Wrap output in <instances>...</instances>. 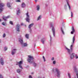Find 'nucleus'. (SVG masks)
Returning a JSON list of instances; mask_svg holds the SVG:
<instances>
[{"instance_id":"24","label":"nucleus","mask_w":78,"mask_h":78,"mask_svg":"<svg viewBox=\"0 0 78 78\" xmlns=\"http://www.w3.org/2000/svg\"><path fill=\"white\" fill-rule=\"evenodd\" d=\"M40 8L39 7V5H38L37 6V11H39V9H40Z\"/></svg>"},{"instance_id":"49","label":"nucleus","mask_w":78,"mask_h":78,"mask_svg":"<svg viewBox=\"0 0 78 78\" xmlns=\"http://www.w3.org/2000/svg\"><path fill=\"white\" fill-rule=\"evenodd\" d=\"M65 6H66V5H65Z\"/></svg>"},{"instance_id":"4","label":"nucleus","mask_w":78,"mask_h":78,"mask_svg":"<svg viewBox=\"0 0 78 78\" xmlns=\"http://www.w3.org/2000/svg\"><path fill=\"white\" fill-rule=\"evenodd\" d=\"M50 26L51 27H52V30L54 37H55V28H54V27H53V23H50Z\"/></svg>"},{"instance_id":"7","label":"nucleus","mask_w":78,"mask_h":78,"mask_svg":"<svg viewBox=\"0 0 78 78\" xmlns=\"http://www.w3.org/2000/svg\"><path fill=\"white\" fill-rule=\"evenodd\" d=\"M26 15L27 16L26 18V20L27 22H30V16L28 15V12H27V13L26 14Z\"/></svg>"},{"instance_id":"28","label":"nucleus","mask_w":78,"mask_h":78,"mask_svg":"<svg viewBox=\"0 0 78 78\" xmlns=\"http://www.w3.org/2000/svg\"><path fill=\"white\" fill-rule=\"evenodd\" d=\"M50 44H51V41H52V37H51V35H50Z\"/></svg>"},{"instance_id":"9","label":"nucleus","mask_w":78,"mask_h":78,"mask_svg":"<svg viewBox=\"0 0 78 78\" xmlns=\"http://www.w3.org/2000/svg\"><path fill=\"white\" fill-rule=\"evenodd\" d=\"M8 18H9V16H8L6 17L3 16L2 17V19H3L4 21H7V19H8Z\"/></svg>"},{"instance_id":"48","label":"nucleus","mask_w":78,"mask_h":78,"mask_svg":"<svg viewBox=\"0 0 78 78\" xmlns=\"http://www.w3.org/2000/svg\"><path fill=\"white\" fill-rule=\"evenodd\" d=\"M14 78H15V77H14Z\"/></svg>"},{"instance_id":"44","label":"nucleus","mask_w":78,"mask_h":78,"mask_svg":"<svg viewBox=\"0 0 78 78\" xmlns=\"http://www.w3.org/2000/svg\"><path fill=\"white\" fill-rule=\"evenodd\" d=\"M36 46V44H34V47Z\"/></svg>"},{"instance_id":"32","label":"nucleus","mask_w":78,"mask_h":78,"mask_svg":"<svg viewBox=\"0 0 78 78\" xmlns=\"http://www.w3.org/2000/svg\"><path fill=\"white\" fill-rule=\"evenodd\" d=\"M43 58L44 59V62H45L46 60H45V57H44V56H43Z\"/></svg>"},{"instance_id":"3","label":"nucleus","mask_w":78,"mask_h":78,"mask_svg":"<svg viewBox=\"0 0 78 78\" xmlns=\"http://www.w3.org/2000/svg\"><path fill=\"white\" fill-rule=\"evenodd\" d=\"M52 71L53 72H54V73L56 72L57 73V76L58 78H60V74L61 73L58 68H55V69H52Z\"/></svg>"},{"instance_id":"47","label":"nucleus","mask_w":78,"mask_h":78,"mask_svg":"<svg viewBox=\"0 0 78 78\" xmlns=\"http://www.w3.org/2000/svg\"><path fill=\"white\" fill-rule=\"evenodd\" d=\"M32 74H33V73H32Z\"/></svg>"},{"instance_id":"50","label":"nucleus","mask_w":78,"mask_h":78,"mask_svg":"<svg viewBox=\"0 0 78 78\" xmlns=\"http://www.w3.org/2000/svg\"><path fill=\"white\" fill-rule=\"evenodd\" d=\"M75 78H76V77H75Z\"/></svg>"},{"instance_id":"21","label":"nucleus","mask_w":78,"mask_h":78,"mask_svg":"<svg viewBox=\"0 0 78 78\" xmlns=\"http://www.w3.org/2000/svg\"><path fill=\"white\" fill-rule=\"evenodd\" d=\"M2 24L4 26H6V22H4L2 23Z\"/></svg>"},{"instance_id":"19","label":"nucleus","mask_w":78,"mask_h":78,"mask_svg":"<svg viewBox=\"0 0 78 78\" xmlns=\"http://www.w3.org/2000/svg\"><path fill=\"white\" fill-rule=\"evenodd\" d=\"M45 38H43L41 39V42L43 43V44H44V42L45 41Z\"/></svg>"},{"instance_id":"12","label":"nucleus","mask_w":78,"mask_h":78,"mask_svg":"<svg viewBox=\"0 0 78 78\" xmlns=\"http://www.w3.org/2000/svg\"><path fill=\"white\" fill-rule=\"evenodd\" d=\"M74 55H75V53H72L70 55V57L71 59H73L74 58Z\"/></svg>"},{"instance_id":"16","label":"nucleus","mask_w":78,"mask_h":78,"mask_svg":"<svg viewBox=\"0 0 78 78\" xmlns=\"http://www.w3.org/2000/svg\"><path fill=\"white\" fill-rule=\"evenodd\" d=\"M66 2L67 3V4L69 6V10H70V9H71L70 8V5L69 4V0H66Z\"/></svg>"},{"instance_id":"5","label":"nucleus","mask_w":78,"mask_h":78,"mask_svg":"<svg viewBox=\"0 0 78 78\" xmlns=\"http://www.w3.org/2000/svg\"><path fill=\"white\" fill-rule=\"evenodd\" d=\"M75 36H74L73 37V43H72L71 45L70 46V50L71 52H72V51H73V44H74V42H75Z\"/></svg>"},{"instance_id":"34","label":"nucleus","mask_w":78,"mask_h":78,"mask_svg":"<svg viewBox=\"0 0 78 78\" xmlns=\"http://www.w3.org/2000/svg\"><path fill=\"white\" fill-rule=\"evenodd\" d=\"M9 23H10V24H11L12 25H13V23H12V22L11 21H10Z\"/></svg>"},{"instance_id":"10","label":"nucleus","mask_w":78,"mask_h":78,"mask_svg":"<svg viewBox=\"0 0 78 78\" xmlns=\"http://www.w3.org/2000/svg\"><path fill=\"white\" fill-rule=\"evenodd\" d=\"M16 14L19 16L20 14V9L19 8H18L16 9Z\"/></svg>"},{"instance_id":"25","label":"nucleus","mask_w":78,"mask_h":78,"mask_svg":"<svg viewBox=\"0 0 78 78\" xmlns=\"http://www.w3.org/2000/svg\"><path fill=\"white\" fill-rule=\"evenodd\" d=\"M25 37L27 39H28V38H29V34H26L25 35Z\"/></svg>"},{"instance_id":"41","label":"nucleus","mask_w":78,"mask_h":78,"mask_svg":"<svg viewBox=\"0 0 78 78\" xmlns=\"http://www.w3.org/2000/svg\"><path fill=\"white\" fill-rule=\"evenodd\" d=\"M51 60L52 61H53V60H54V58L53 57L51 59Z\"/></svg>"},{"instance_id":"40","label":"nucleus","mask_w":78,"mask_h":78,"mask_svg":"<svg viewBox=\"0 0 78 78\" xmlns=\"http://www.w3.org/2000/svg\"><path fill=\"white\" fill-rule=\"evenodd\" d=\"M76 75L77 76V78H78V73H76Z\"/></svg>"},{"instance_id":"45","label":"nucleus","mask_w":78,"mask_h":78,"mask_svg":"<svg viewBox=\"0 0 78 78\" xmlns=\"http://www.w3.org/2000/svg\"><path fill=\"white\" fill-rule=\"evenodd\" d=\"M1 20L0 19V22H1Z\"/></svg>"},{"instance_id":"37","label":"nucleus","mask_w":78,"mask_h":78,"mask_svg":"<svg viewBox=\"0 0 78 78\" xmlns=\"http://www.w3.org/2000/svg\"><path fill=\"white\" fill-rule=\"evenodd\" d=\"M5 34H3V37H5Z\"/></svg>"},{"instance_id":"35","label":"nucleus","mask_w":78,"mask_h":78,"mask_svg":"<svg viewBox=\"0 0 78 78\" xmlns=\"http://www.w3.org/2000/svg\"><path fill=\"white\" fill-rule=\"evenodd\" d=\"M16 2H20L21 1L20 0H17L16 1Z\"/></svg>"},{"instance_id":"26","label":"nucleus","mask_w":78,"mask_h":78,"mask_svg":"<svg viewBox=\"0 0 78 78\" xmlns=\"http://www.w3.org/2000/svg\"><path fill=\"white\" fill-rule=\"evenodd\" d=\"M21 70H20V69H17V72L18 73H20V71Z\"/></svg>"},{"instance_id":"27","label":"nucleus","mask_w":78,"mask_h":78,"mask_svg":"<svg viewBox=\"0 0 78 78\" xmlns=\"http://www.w3.org/2000/svg\"><path fill=\"white\" fill-rule=\"evenodd\" d=\"M7 6H8L9 8H10V7H11V5H10V3H9V2L7 3Z\"/></svg>"},{"instance_id":"39","label":"nucleus","mask_w":78,"mask_h":78,"mask_svg":"<svg viewBox=\"0 0 78 78\" xmlns=\"http://www.w3.org/2000/svg\"><path fill=\"white\" fill-rule=\"evenodd\" d=\"M0 78H3V76L1 75H0Z\"/></svg>"},{"instance_id":"18","label":"nucleus","mask_w":78,"mask_h":78,"mask_svg":"<svg viewBox=\"0 0 78 78\" xmlns=\"http://www.w3.org/2000/svg\"><path fill=\"white\" fill-rule=\"evenodd\" d=\"M73 69H74L75 72H76V73L78 72V69L76 68V66H74L73 67Z\"/></svg>"},{"instance_id":"38","label":"nucleus","mask_w":78,"mask_h":78,"mask_svg":"<svg viewBox=\"0 0 78 78\" xmlns=\"http://www.w3.org/2000/svg\"><path fill=\"white\" fill-rule=\"evenodd\" d=\"M29 78H33V77H32L30 75L29 76Z\"/></svg>"},{"instance_id":"2","label":"nucleus","mask_w":78,"mask_h":78,"mask_svg":"<svg viewBox=\"0 0 78 78\" xmlns=\"http://www.w3.org/2000/svg\"><path fill=\"white\" fill-rule=\"evenodd\" d=\"M19 41L21 44L22 46V47H27L28 45V44L26 43H23V37L21 35H20L19 36Z\"/></svg>"},{"instance_id":"17","label":"nucleus","mask_w":78,"mask_h":78,"mask_svg":"<svg viewBox=\"0 0 78 78\" xmlns=\"http://www.w3.org/2000/svg\"><path fill=\"white\" fill-rule=\"evenodd\" d=\"M72 31L71 32V33L72 34H73V33L75 31V29H74V27H73L72 28Z\"/></svg>"},{"instance_id":"20","label":"nucleus","mask_w":78,"mask_h":78,"mask_svg":"<svg viewBox=\"0 0 78 78\" xmlns=\"http://www.w3.org/2000/svg\"><path fill=\"white\" fill-rule=\"evenodd\" d=\"M21 5H22V8H25V7L26 6V5H25V4L24 3H23Z\"/></svg>"},{"instance_id":"29","label":"nucleus","mask_w":78,"mask_h":78,"mask_svg":"<svg viewBox=\"0 0 78 78\" xmlns=\"http://www.w3.org/2000/svg\"><path fill=\"white\" fill-rule=\"evenodd\" d=\"M41 19V16H40L38 17L37 20H39Z\"/></svg>"},{"instance_id":"42","label":"nucleus","mask_w":78,"mask_h":78,"mask_svg":"<svg viewBox=\"0 0 78 78\" xmlns=\"http://www.w3.org/2000/svg\"><path fill=\"white\" fill-rule=\"evenodd\" d=\"M21 25H23V23H21L20 24Z\"/></svg>"},{"instance_id":"43","label":"nucleus","mask_w":78,"mask_h":78,"mask_svg":"<svg viewBox=\"0 0 78 78\" xmlns=\"http://www.w3.org/2000/svg\"><path fill=\"white\" fill-rule=\"evenodd\" d=\"M37 0H35V1L36 2H37Z\"/></svg>"},{"instance_id":"23","label":"nucleus","mask_w":78,"mask_h":78,"mask_svg":"<svg viewBox=\"0 0 78 78\" xmlns=\"http://www.w3.org/2000/svg\"><path fill=\"white\" fill-rule=\"evenodd\" d=\"M61 31L63 34H65V33H64V30L62 29V27H61Z\"/></svg>"},{"instance_id":"14","label":"nucleus","mask_w":78,"mask_h":78,"mask_svg":"<svg viewBox=\"0 0 78 78\" xmlns=\"http://www.w3.org/2000/svg\"><path fill=\"white\" fill-rule=\"evenodd\" d=\"M16 50H17V49H13L12 51V55H14L15 54V53L16 51Z\"/></svg>"},{"instance_id":"30","label":"nucleus","mask_w":78,"mask_h":78,"mask_svg":"<svg viewBox=\"0 0 78 78\" xmlns=\"http://www.w3.org/2000/svg\"><path fill=\"white\" fill-rule=\"evenodd\" d=\"M56 61H54L53 62V64H54V65H55V64H56Z\"/></svg>"},{"instance_id":"31","label":"nucleus","mask_w":78,"mask_h":78,"mask_svg":"<svg viewBox=\"0 0 78 78\" xmlns=\"http://www.w3.org/2000/svg\"><path fill=\"white\" fill-rule=\"evenodd\" d=\"M8 49V48L6 47V46H5L4 47V50L5 51H6V50H7V49Z\"/></svg>"},{"instance_id":"11","label":"nucleus","mask_w":78,"mask_h":78,"mask_svg":"<svg viewBox=\"0 0 78 78\" xmlns=\"http://www.w3.org/2000/svg\"><path fill=\"white\" fill-rule=\"evenodd\" d=\"M33 25H34V23H32L31 24H30L28 28L30 29V33H31V27H33Z\"/></svg>"},{"instance_id":"15","label":"nucleus","mask_w":78,"mask_h":78,"mask_svg":"<svg viewBox=\"0 0 78 78\" xmlns=\"http://www.w3.org/2000/svg\"><path fill=\"white\" fill-rule=\"evenodd\" d=\"M65 48H66L69 54V55H70V53L71 52H71L70 50V49H69L68 48H67V47H65Z\"/></svg>"},{"instance_id":"6","label":"nucleus","mask_w":78,"mask_h":78,"mask_svg":"<svg viewBox=\"0 0 78 78\" xmlns=\"http://www.w3.org/2000/svg\"><path fill=\"white\" fill-rule=\"evenodd\" d=\"M23 63V61H20L19 62H16V65H18L19 67L21 68V69H23V68L21 65Z\"/></svg>"},{"instance_id":"46","label":"nucleus","mask_w":78,"mask_h":78,"mask_svg":"<svg viewBox=\"0 0 78 78\" xmlns=\"http://www.w3.org/2000/svg\"><path fill=\"white\" fill-rule=\"evenodd\" d=\"M0 42H1V41H0Z\"/></svg>"},{"instance_id":"8","label":"nucleus","mask_w":78,"mask_h":78,"mask_svg":"<svg viewBox=\"0 0 78 78\" xmlns=\"http://www.w3.org/2000/svg\"><path fill=\"white\" fill-rule=\"evenodd\" d=\"M20 25L19 24L16 25V30L17 31H20Z\"/></svg>"},{"instance_id":"13","label":"nucleus","mask_w":78,"mask_h":78,"mask_svg":"<svg viewBox=\"0 0 78 78\" xmlns=\"http://www.w3.org/2000/svg\"><path fill=\"white\" fill-rule=\"evenodd\" d=\"M0 61L1 65H2V66H3V65L4 64V61H3V58H1Z\"/></svg>"},{"instance_id":"1","label":"nucleus","mask_w":78,"mask_h":78,"mask_svg":"<svg viewBox=\"0 0 78 78\" xmlns=\"http://www.w3.org/2000/svg\"><path fill=\"white\" fill-rule=\"evenodd\" d=\"M29 58L27 59V61L30 64H33V65L34 66V67H36V65L37 64L34 62V58L31 55L28 56Z\"/></svg>"},{"instance_id":"22","label":"nucleus","mask_w":78,"mask_h":78,"mask_svg":"<svg viewBox=\"0 0 78 78\" xmlns=\"http://www.w3.org/2000/svg\"><path fill=\"white\" fill-rule=\"evenodd\" d=\"M68 76L69 78H71V74L69 73H68Z\"/></svg>"},{"instance_id":"36","label":"nucleus","mask_w":78,"mask_h":78,"mask_svg":"<svg viewBox=\"0 0 78 78\" xmlns=\"http://www.w3.org/2000/svg\"><path fill=\"white\" fill-rule=\"evenodd\" d=\"M71 17H73V12H71Z\"/></svg>"},{"instance_id":"33","label":"nucleus","mask_w":78,"mask_h":78,"mask_svg":"<svg viewBox=\"0 0 78 78\" xmlns=\"http://www.w3.org/2000/svg\"><path fill=\"white\" fill-rule=\"evenodd\" d=\"M75 56L76 57V59H78V56L77 55H75Z\"/></svg>"}]
</instances>
